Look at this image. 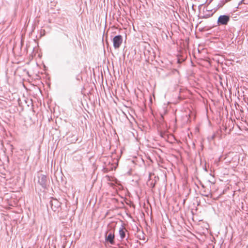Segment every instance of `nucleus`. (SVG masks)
Returning <instances> with one entry per match:
<instances>
[{"label":"nucleus","mask_w":248,"mask_h":248,"mask_svg":"<svg viewBox=\"0 0 248 248\" xmlns=\"http://www.w3.org/2000/svg\"><path fill=\"white\" fill-rule=\"evenodd\" d=\"M123 42V37L121 35L115 36L113 39V46L115 49L120 47Z\"/></svg>","instance_id":"7ed1b4c3"},{"label":"nucleus","mask_w":248,"mask_h":248,"mask_svg":"<svg viewBox=\"0 0 248 248\" xmlns=\"http://www.w3.org/2000/svg\"><path fill=\"white\" fill-rule=\"evenodd\" d=\"M113 168V167H110V168H108V169H111L112 170Z\"/></svg>","instance_id":"2eb2a0df"},{"label":"nucleus","mask_w":248,"mask_h":248,"mask_svg":"<svg viewBox=\"0 0 248 248\" xmlns=\"http://www.w3.org/2000/svg\"><path fill=\"white\" fill-rule=\"evenodd\" d=\"M114 238V232H110L108 233V232H106L105 240L106 242L109 243L111 245H114L115 244Z\"/></svg>","instance_id":"20e7f679"},{"label":"nucleus","mask_w":248,"mask_h":248,"mask_svg":"<svg viewBox=\"0 0 248 248\" xmlns=\"http://www.w3.org/2000/svg\"><path fill=\"white\" fill-rule=\"evenodd\" d=\"M61 203L56 199L52 198L49 202V204L47 206H50L51 209L54 211H58L61 207Z\"/></svg>","instance_id":"f257e3e1"},{"label":"nucleus","mask_w":248,"mask_h":248,"mask_svg":"<svg viewBox=\"0 0 248 248\" xmlns=\"http://www.w3.org/2000/svg\"><path fill=\"white\" fill-rule=\"evenodd\" d=\"M248 4V0H241L238 5H240V4Z\"/></svg>","instance_id":"9d476101"},{"label":"nucleus","mask_w":248,"mask_h":248,"mask_svg":"<svg viewBox=\"0 0 248 248\" xmlns=\"http://www.w3.org/2000/svg\"><path fill=\"white\" fill-rule=\"evenodd\" d=\"M225 3L226 2H225L224 0H221L217 5V8L222 7Z\"/></svg>","instance_id":"1a4fd4ad"},{"label":"nucleus","mask_w":248,"mask_h":248,"mask_svg":"<svg viewBox=\"0 0 248 248\" xmlns=\"http://www.w3.org/2000/svg\"><path fill=\"white\" fill-rule=\"evenodd\" d=\"M126 232H127L126 229L123 225H122L119 230V233L120 234L121 240H123L125 238Z\"/></svg>","instance_id":"423d86ee"},{"label":"nucleus","mask_w":248,"mask_h":248,"mask_svg":"<svg viewBox=\"0 0 248 248\" xmlns=\"http://www.w3.org/2000/svg\"><path fill=\"white\" fill-rule=\"evenodd\" d=\"M163 120H164L163 115L162 114H161V116H160V122H163Z\"/></svg>","instance_id":"ddd939ff"},{"label":"nucleus","mask_w":248,"mask_h":248,"mask_svg":"<svg viewBox=\"0 0 248 248\" xmlns=\"http://www.w3.org/2000/svg\"><path fill=\"white\" fill-rule=\"evenodd\" d=\"M202 195L203 196L206 197H210L211 198L212 196V194L210 190L208 189H204L203 191H202Z\"/></svg>","instance_id":"6e6552de"},{"label":"nucleus","mask_w":248,"mask_h":248,"mask_svg":"<svg viewBox=\"0 0 248 248\" xmlns=\"http://www.w3.org/2000/svg\"><path fill=\"white\" fill-rule=\"evenodd\" d=\"M213 10H207V13H205L204 14L203 16H202V18H208L209 17H211L214 13L216 11V10H215L213 12H212Z\"/></svg>","instance_id":"0eeeda50"},{"label":"nucleus","mask_w":248,"mask_h":248,"mask_svg":"<svg viewBox=\"0 0 248 248\" xmlns=\"http://www.w3.org/2000/svg\"><path fill=\"white\" fill-rule=\"evenodd\" d=\"M230 20V17L228 15H221L217 19V24L218 26L227 25Z\"/></svg>","instance_id":"f03ea898"},{"label":"nucleus","mask_w":248,"mask_h":248,"mask_svg":"<svg viewBox=\"0 0 248 248\" xmlns=\"http://www.w3.org/2000/svg\"><path fill=\"white\" fill-rule=\"evenodd\" d=\"M231 0H224L225 2H226V3L231 1Z\"/></svg>","instance_id":"4468645a"},{"label":"nucleus","mask_w":248,"mask_h":248,"mask_svg":"<svg viewBox=\"0 0 248 248\" xmlns=\"http://www.w3.org/2000/svg\"><path fill=\"white\" fill-rule=\"evenodd\" d=\"M72 138H73V139L71 140V142H75L77 140V137L75 136H73L72 137Z\"/></svg>","instance_id":"f8f14e48"},{"label":"nucleus","mask_w":248,"mask_h":248,"mask_svg":"<svg viewBox=\"0 0 248 248\" xmlns=\"http://www.w3.org/2000/svg\"><path fill=\"white\" fill-rule=\"evenodd\" d=\"M38 183L44 188L46 186L47 178L46 176L43 174H41L38 176Z\"/></svg>","instance_id":"39448f33"},{"label":"nucleus","mask_w":248,"mask_h":248,"mask_svg":"<svg viewBox=\"0 0 248 248\" xmlns=\"http://www.w3.org/2000/svg\"><path fill=\"white\" fill-rule=\"evenodd\" d=\"M148 185H150L151 187L154 188L155 187V182H153V181H152L151 182H150V181H149L148 182Z\"/></svg>","instance_id":"9b49d317"}]
</instances>
